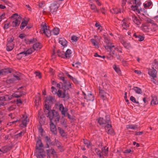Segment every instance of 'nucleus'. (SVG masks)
I'll list each match as a JSON object with an SVG mask.
<instances>
[{"mask_svg": "<svg viewBox=\"0 0 158 158\" xmlns=\"http://www.w3.org/2000/svg\"><path fill=\"white\" fill-rule=\"evenodd\" d=\"M78 38L76 36L73 35L71 37V40L75 42L77 41L78 40Z\"/></svg>", "mask_w": 158, "mask_h": 158, "instance_id": "bf43d9fd", "label": "nucleus"}, {"mask_svg": "<svg viewBox=\"0 0 158 158\" xmlns=\"http://www.w3.org/2000/svg\"><path fill=\"white\" fill-rule=\"evenodd\" d=\"M60 123L61 125L65 128H66L67 127V125L66 123V121L64 118H62L60 121Z\"/></svg>", "mask_w": 158, "mask_h": 158, "instance_id": "c03bdc74", "label": "nucleus"}, {"mask_svg": "<svg viewBox=\"0 0 158 158\" xmlns=\"http://www.w3.org/2000/svg\"><path fill=\"white\" fill-rule=\"evenodd\" d=\"M126 127L127 129L136 130L139 128V127L137 125L129 124L126 126Z\"/></svg>", "mask_w": 158, "mask_h": 158, "instance_id": "b1692460", "label": "nucleus"}, {"mask_svg": "<svg viewBox=\"0 0 158 158\" xmlns=\"http://www.w3.org/2000/svg\"><path fill=\"white\" fill-rule=\"evenodd\" d=\"M47 101H45V109L44 110V112L46 116L48 117V115L49 114V112L52 111V110H51L49 108V105L47 103Z\"/></svg>", "mask_w": 158, "mask_h": 158, "instance_id": "a211bd4d", "label": "nucleus"}, {"mask_svg": "<svg viewBox=\"0 0 158 158\" xmlns=\"http://www.w3.org/2000/svg\"><path fill=\"white\" fill-rule=\"evenodd\" d=\"M58 97L64 98V101H67L69 98V96L68 92H66L65 89H63V92L60 89H59L56 94Z\"/></svg>", "mask_w": 158, "mask_h": 158, "instance_id": "f257e3e1", "label": "nucleus"}, {"mask_svg": "<svg viewBox=\"0 0 158 158\" xmlns=\"http://www.w3.org/2000/svg\"><path fill=\"white\" fill-rule=\"evenodd\" d=\"M121 25L123 28L124 29H127L128 26V25L126 23L125 20L124 19L121 21Z\"/></svg>", "mask_w": 158, "mask_h": 158, "instance_id": "a19ab883", "label": "nucleus"}, {"mask_svg": "<svg viewBox=\"0 0 158 158\" xmlns=\"http://www.w3.org/2000/svg\"><path fill=\"white\" fill-rule=\"evenodd\" d=\"M25 132L24 131H21L19 133L15 135V138L18 139L22 137V135H23L25 134Z\"/></svg>", "mask_w": 158, "mask_h": 158, "instance_id": "a18cd8bd", "label": "nucleus"}, {"mask_svg": "<svg viewBox=\"0 0 158 158\" xmlns=\"http://www.w3.org/2000/svg\"><path fill=\"white\" fill-rule=\"evenodd\" d=\"M58 130L59 131L60 133L62 136L64 137L66 135V133L62 128L61 127H58Z\"/></svg>", "mask_w": 158, "mask_h": 158, "instance_id": "58836bf2", "label": "nucleus"}, {"mask_svg": "<svg viewBox=\"0 0 158 158\" xmlns=\"http://www.w3.org/2000/svg\"><path fill=\"white\" fill-rule=\"evenodd\" d=\"M94 99V96L91 94H89V101H93Z\"/></svg>", "mask_w": 158, "mask_h": 158, "instance_id": "69168bd1", "label": "nucleus"}, {"mask_svg": "<svg viewBox=\"0 0 158 158\" xmlns=\"http://www.w3.org/2000/svg\"><path fill=\"white\" fill-rule=\"evenodd\" d=\"M132 89L134 90L136 93L138 94H142V90L139 87H134Z\"/></svg>", "mask_w": 158, "mask_h": 158, "instance_id": "e433bc0d", "label": "nucleus"}, {"mask_svg": "<svg viewBox=\"0 0 158 158\" xmlns=\"http://www.w3.org/2000/svg\"><path fill=\"white\" fill-rule=\"evenodd\" d=\"M100 95L101 98L103 100H106V93L103 90H101L99 91Z\"/></svg>", "mask_w": 158, "mask_h": 158, "instance_id": "c85d7f7f", "label": "nucleus"}, {"mask_svg": "<svg viewBox=\"0 0 158 158\" xmlns=\"http://www.w3.org/2000/svg\"><path fill=\"white\" fill-rule=\"evenodd\" d=\"M121 43L127 49H129L131 48V45L129 43L125 41L123 39H121L120 40Z\"/></svg>", "mask_w": 158, "mask_h": 158, "instance_id": "412c9836", "label": "nucleus"}, {"mask_svg": "<svg viewBox=\"0 0 158 158\" xmlns=\"http://www.w3.org/2000/svg\"><path fill=\"white\" fill-rule=\"evenodd\" d=\"M95 152L100 158H103V153L100 152L98 149L97 148L95 149Z\"/></svg>", "mask_w": 158, "mask_h": 158, "instance_id": "09e8293b", "label": "nucleus"}, {"mask_svg": "<svg viewBox=\"0 0 158 158\" xmlns=\"http://www.w3.org/2000/svg\"><path fill=\"white\" fill-rule=\"evenodd\" d=\"M39 122L41 124H43L44 122V119L43 116H41L39 119Z\"/></svg>", "mask_w": 158, "mask_h": 158, "instance_id": "8fccbe9b", "label": "nucleus"}, {"mask_svg": "<svg viewBox=\"0 0 158 158\" xmlns=\"http://www.w3.org/2000/svg\"><path fill=\"white\" fill-rule=\"evenodd\" d=\"M42 31L43 33L48 37H50L51 35V31L47 28V26L46 23H43L41 25Z\"/></svg>", "mask_w": 158, "mask_h": 158, "instance_id": "20e7f679", "label": "nucleus"}, {"mask_svg": "<svg viewBox=\"0 0 158 158\" xmlns=\"http://www.w3.org/2000/svg\"><path fill=\"white\" fill-rule=\"evenodd\" d=\"M64 89L66 90V92H68V90L70 89H72L73 87V85L72 83H70L69 81H66L64 83Z\"/></svg>", "mask_w": 158, "mask_h": 158, "instance_id": "9b49d317", "label": "nucleus"}, {"mask_svg": "<svg viewBox=\"0 0 158 158\" xmlns=\"http://www.w3.org/2000/svg\"><path fill=\"white\" fill-rule=\"evenodd\" d=\"M93 37L94 38L91 39V42L95 48H98L99 47L98 44L100 41L101 37L95 35Z\"/></svg>", "mask_w": 158, "mask_h": 158, "instance_id": "39448f33", "label": "nucleus"}, {"mask_svg": "<svg viewBox=\"0 0 158 158\" xmlns=\"http://www.w3.org/2000/svg\"><path fill=\"white\" fill-rule=\"evenodd\" d=\"M152 3L150 2H148L147 3L144 4V7L146 8H148L151 5Z\"/></svg>", "mask_w": 158, "mask_h": 158, "instance_id": "4d7b16f0", "label": "nucleus"}, {"mask_svg": "<svg viewBox=\"0 0 158 158\" xmlns=\"http://www.w3.org/2000/svg\"><path fill=\"white\" fill-rule=\"evenodd\" d=\"M35 155L37 158H44L46 156L45 152L43 148L36 149Z\"/></svg>", "mask_w": 158, "mask_h": 158, "instance_id": "423d86ee", "label": "nucleus"}, {"mask_svg": "<svg viewBox=\"0 0 158 158\" xmlns=\"http://www.w3.org/2000/svg\"><path fill=\"white\" fill-rule=\"evenodd\" d=\"M152 67L157 69L158 67V62L156 60H154L152 63Z\"/></svg>", "mask_w": 158, "mask_h": 158, "instance_id": "49530a36", "label": "nucleus"}, {"mask_svg": "<svg viewBox=\"0 0 158 158\" xmlns=\"http://www.w3.org/2000/svg\"><path fill=\"white\" fill-rule=\"evenodd\" d=\"M19 17H20V16H19L17 14L15 13L13 14L11 16V18H13V19H15V18H18Z\"/></svg>", "mask_w": 158, "mask_h": 158, "instance_id": "0e129e2a", "label": "nucleus"}, {"mask_svg": "<svg viewBox=\"0 0 158 158\" xmlns=\"http://www.w3.org/2000/svg\"><path fill=\"white\" fill-rule=\"evenodd\" d=\"M141 29L142 31L145 32H150V26H148L144 24H143L141 27Z\"/></svg>", "mask_w": 158, "mask_h": 158, "instance_id": "aec40b11", "label": "nucleus"}, {"mask_svg": "<svg viewBox=\"0 0 158 158\" xmlns=\"http://www.w3.org/2000/svg\"><path fill=\"white\" fill-rule=\"evenodd\" d=\"M1 71L2 72V75H6V74L11 73V71L8 68L3 69L1 70Z\"/></svg>", "mask_w": 158, "mask_h": 158, "instance_id": "c9c22d12", "label": "nucleus"}, {"mask_svg": "<svg viewBox=\"0 0 158 158\" xmlns=\"http://www.w3.org/2000/svg\"><path fill=\"white\" fill-rule=\"evenodd\" d=\"M57 55L60 57H61L63 58H65L64 55V52L63 51H61L59 50H58L57 52Z\"/></svg>", "mask_w": 158, "mask_h": 158, "instance_id": "4c0bfd02", "label": "nucleus"}, {"mask_svg": "<svg viewBox=\"0 0 158 158\" xmlns=\"http://www.w3.org/2000/svg\"><path fill=\"white\" fill-rule=\"evenodd\" d=\"M111 12L113 14H118V13L123 12L121 10L118 9L117 8H113L110 10Z\"/></svg>", "mask_w": 158, "mask_h": 158, "instance_id": "c756f323", "label": "nucleus"}, {"mask_svg": "<svg viewBox=\"0 0 158 158\" xmlns=\"http://www.w3.org/2000/svg\"><path fill=\"white\" fill-rule=\"evenodd\" d=\"M14 46V43H7L6 44L7 50L8 51H11L13 49Z\"/></svg>", "mask_w": 158, "mask_h": 158, "instance_id": "a878e982", "label": "nucleus"}, {"mask_svg": "<svg viewBox=\"0 0 158 158\" xmlns=\"http://www.w3.org/2000/svg\"><path fill=\"white\" fill-rule=\"evenodd\" d=\"M25 94V93L24 92H17L13 94L11 96H12V98L14 97L18 98L20 97L22 95H24Z\"/></svg>", "mask_w": 158, "mask_h": 158, "instance_id": "6ab92c4d", "label": "nucleus"}, {"mask_svg": "<svg viewBox=\"0 0 158 158\" xmlns=\"http://www.w3.org/2000/svg\"><path fill=\"white\" fill-rule=\"evenodd\" d=\"M52 145H56L60 150V151L62 152L63 151V149L62 148V147L60 144V143L57 140L55 139V142H52L51 143Z\"/></svg>", "mask_w": 158, "mask_h": 158, "instance_id": "2eb2a0df", "label": "nucleus"}, {"mask_svg": "<svg viewBox=\"0 0 158 158\" xmlns=\"http://www.w3.org/2000/svg\"><path fill=\"white\" fill-rule=\"evenodd\" d=\"M63 86V84L61 82L56 84V87L59 89H61Z\"/></svg>", "mask_w": 158, "mask_h": 158, "instance_id": "052dcab7", "label": "nucleus"}, {"mask_svg": "<svg viewBox=\"0 0 158 158\" xmlns=\"http://www.w3.org/2000/svg\"><path fill=\"white\" fill-rule=\"evenodd\" d=\"M151 104L152 105H156L158 104V99L155 95L152 96V99Z\"/></svg>", "mask_w": 158, "mask_h": 158, "instance_id": "4be33fe9", "label": "nucleus"}, {"mask_svg": "<svg viewBox=\"0 0 158 158\" xmlns=\"http://www.w3.org/2000/svg\"><path fill=\"white\" fill-rule=\"evenodd\" d=\"M21 20V17H19L15 18V19H13L12 22V26L13 27H18L20 23Z\"/></svg>", "mask_w": 158, "mask_h": 158, "instance_id": "f8f14e48", "label": "nucleus"}, {"mask_svg": "<svg viewBox=\"0 0 158 158\" xmlns=\"http://www.w3.org/2000/svg\"><path fill=\"white\" fill-rule=\"evenodd\" d=\"M23 54L22 53H20L18 54L17 55V58L19 59L20 60L22 57H23V56L21 55V54Z\"/></svg>", "mask_w": 158, "mask_h": 158, "instance_id": "774afa93", "label": "nucleus"}, {"mask_svg": "<svg viewBox=\"0 0 158 158\" xmlns=\"http://www.w3.org/2000/svg\"><path fill=\"white\" fill-rule=\"evenodd\" d=\"M80 64L81 63L79 62H77L75 63L73 62L72 65L76 68H78V66L80 65Z\"/></svg>", "mask_w": 158, "mask_h": 158, "instance_id": "13d9d810", "label": "nucleus"}, {"mask_svg": "<svg viewBox=\"0 0 158 158\" xmlns=\"http://www.w3.org/2000/svg\"><path fill=\"white\" fill-rule=\"evenodd\" d=\"M90 8L91 10H93L94 12H98L95 6L93 4H91L90 5Z\"/></svg>", "mask_w": 158, "mask_h": 158, "instance_id": "37998d69", "label": "nucleus"}, {"mask_svg": "<svg viewBox=\"0 0 158 158\" xmlns=\"http://www.w3.org/2000/svg\"><path fill=\"white\" fill-rule=\"evenodd\" d=\"M60 3L59 1H56L51 4L50 8V11L53 14H55L58 8Z\"/></svg>", "mask_w": 158, "mask_h": 158, "instance_id": "7ed1b4c3", "label": "nucleus"}, {"mask_svg": "<svg viewBox=\"0 0 158 158\" xmlns=\"http://www.w3.org/2000/svg\"><path fill=\"white\" fill-rule=\"evenodd\" d=\"M25 52L26 54V56L28 55L31 54L33 52V49L32 48H30L26 51H25Z\"/></svg>", "mask_w": 158, "mask_h": 158, "instance_id": "3c124183", "label": "nucleus"}, {"mask_svg": "<svg viewBox=\"0 0 158 158\" xmlns=\"http://www.w3.org/2000/svg\"><path fill=\"white\" fill-rule=\"evenodd\" d=\"M59 43L63 46L65 47L67 46V42L64 38H60L59 39Z\"/></svg>", "mask_w": 158, "mask_h": 158, "instance_id": "5701e85b", "label": "nucleus"}, {"mask_svg": "<svg viewBox=\"0 0 158 158\" xmlns=\"http://www.w3.org/2000/svg\"><path fill=\"white\" fill-rule=\"evenodd\" d=\"M72 52L71 50L68 49L65 52H64L65 57V58H69L71 55Z\"/></svg>", "mask_w": 158, "mask_h": 158, "instance_id": "2f4dec72", "label": "nucleus"}, {"mask_svg": "<svg viewBox=\"0 0 158 158\" xmlns=\"http://www.w3.org/2000/svg\"><path fill=\"white\" fill-rule=\"evenodd\" d=\"M130 100L134 103L136 104L138 103V102L136 101L135 98L133 96H131L130 98Z\"/></svg>", "mask_w": 158, "mask_h": 158, "instance_id": "5fc2aeb1", "label": "nucleus"}, {"mask_svg": "<svg viewBox=\"0 0 158 158\" xmlns=\"http://www.w3.org/2000/svg\"><path fill=\"white\" fill-rule=\"evenodd\" d=\"M43 147V145L40 139H39L37 142L36 149H39L40 148H42Z\"/></svg>", "mask_w": 158, "mask_h": 158, "instance_id": "cd10ccee", "label": "nucleus"}, {"mask_svg": "<svg viewBox=\"0 0 158 158\" xmlns=\"http://www.w3.org/2000/svg\"><path fill=\"white\" fill-rule=\"evenodd\" d=\"M9 150V147L5 146L0 149V151L5 153L7 152Z\"/></svg>", "mask_w": 158, "mask_h": 158, "instance_id": "72a5a7b5", "label": "nucleus"}, {"mask_svg": "<svg viewBox=\"0 0 158 158\" xmlns=\"http://www.w3.org/2000/svg\"><path fill=\"white\" fill-rule=\"evenodd\" d=\"M54 100V98L50 96L49 97L48 99H47L46 101H47L48 100L49 102H52L53 100Z\"/></svg>", "mask_w": 158, "mask_h": 158, "instance_id": "e2e57ef3", "label": "nucleus"}, {"mask_svg": "<svg viewBox=\"0 0 158 158\" xmlns=\"http://www.w3.org/2000/svg\"><path fill=\"white\" fill-rule=\"evenodd\" d=\"M132 20L134 23L137 25H139L141 23L139 18L135 15H132Z\"/></svg>", "mask_w": 158, "mask_h": 158, "instance_id": "4468645a", "label": "nucleus"}, {"mask_svg": "<svg viewBox=\"0 0 158 158\" xmlns=\"http://www.w3.org/2000/svg\"><path fill=\"white\" fill-rule=\"evenodd\" d=\"M106 120H105L103 119V118H99L98 119V121L99 124L102 126H104L106 124L109 123L110 118L109 115L106 116Z\"/></svg>", "mask_w": 158, "mask_h": 158, "instance_id": "6e6552de", "label": "nucleus"}, {"mask_svg": "<svg viewBox=\"0 0 158 158\" xmlns=\"http://www.w3.org/2000/svg\"><path fill=\"white\" fill-rule=\"evenodd\" d=\"M59 110L61 112V113L64 116H65V114L67 113L68 109L66 108H64L63 104H60L58 106Z\"/></svg>", "mask_w": 158, "mask_h": 158, "instance_id": "9d476101", "label": "nucleus"}, {"mask_svg": "<svg viewBox=\"0 0 158 158\" xmlns=\"http://www.w3.org/2000/svg\"><path fill=\"white\" fill-rule=\"evenodd\" d=\"M150 26V31H155L157 28V26L156 24H151Z\"/></svg>", "mask_w": 158, "mask_h": 158, "instance_id": "f704fd0d", "label": "nucleus"}, {"mask_svg": "<svg viewBox=\"0 0 158 158\" xmlns=\"http://www.w3.org/2000/svg\"><path fill=\"white\" fill-rule=\"evenodd\" d=\"M53 117H56V120L59 122L60 119V116L59 113L54 110H53V111H51L49 112L48 115V117L49 119L51 122L52 121Z\"/></svg>", "mask_w": 158, "mask_h": 158, "instance_id": "f03ea898", "label": "nucleus"}, {"mask_svg": "<svg viewBox=\"0 0 158 158\" xmlns=\"http://www.w3.org/2000/svg\"><path fill=\"white\" fill-rule=\"evenodd\" d=\"M113 68L115 71L119 75L121 74V71L119 66L116 64H114L113 66Z\"/></svg>", "mask_w": 158, "mask_h": 158, "instance_id": "bb28decb", "label": "nucleus"}, {"mask_svg": "<svg viewBox=\"0 0 158 158\" xmlns=\"http://www.w3.org/2000/svg\"><path fill=\"white\" fill-rule=\"evenodd\" d=\"M29 40L30 44H33L36 41V39L34 38L31 39Z\"/></svg>", "mask_w": 158, "mask_h": 158, "instance_id": "680f3d73", "label": "nucleus"}, {"mask_svg": "<svg viewBox=\"0 0 158 158\" xmlns=\"http://www.w3.org/2000/svg\"><path fill=\"white\" fill-rule=\"evenodd\" d=\"M50 129L51 132L54 135L56 134V129L55 125L52 121H50Z\"/></svg>", "mask_w": 158, "mask_h": 158, "instance_id": "f3484780", "label": "nucleus"}, {"mask_svg": "<svg viewBox=\"0 0 158 158\" xmlns=\"http://www.w3.org/2000/svg\"><path fill=\"white\" fill-rule=\"evenodd\" d=\"M4 97L5 101H8L12 99V96L11 95H6L4 96Z\"/></svg>", "mask_w": 158, "mask_h": 158, "instance_id": "de8ad7c7", "label": "nucleus"}, {"mask_svg": "<svg viewBox=\"0 0 158 158\" xmlns=\"http://www.w3.org/2000/svg\"><path fill=\"white\" fill-rule=\"evenodd\" d=\"M42 46L39 43H36L33 46V48L35 50H38L41 48Z\"/></svg>", "mask_w": 158, "mask_h": 158, "instance_id": "393cba45", "label": "nucleus"}, {"mask_svg": "<svg viewBox=\"0 0 158 158\" xmlns=\"http://www.w3.org/2000/svg\"><path fill=\"white\" fill-rule=\"evenodd\" d=\"M102 151L103 153L105 154V156H106L108 152V148L106 147H105L104 148H102Z\"/></svg>", "mask_w": 158, "mask_h": 158, "instance_id": "603ef678", "label": "nucleus"}, {"mask_svg": "<svg viewBox=\"0 0 158 158\" xmlns=\"http://www.w3.org/2000/svg\"><path fill=\"white\" fill-rule=\"evenodd\" d=\"M15 81V79L13 78H11L7 79L6 80V82L8 83H13Z\"/></svg>", "mask_w": 158, "mask_h": 158, "instance_id": "6e6d98bb", "label": "nucleus"}, {"mask_svg": "<svg viewBox=\"0 0 158 158\" xmlns=\"http://www.w3.org/2000/svg\"><path fill=\"white\" fill-rule=\"evenodd\" d=\"M45 139L46 143V145L45 148H49V147L48 144L52 143H51V140L50 138L48 136H46L45 137Z\"/></svg>", "mask_w": 158, "mask_h": 158, "instance_id": "7c9ffc66", "label": "nucleus"}, {"mask_svg": "<svg viewBox=\"0 0 158 158\" xmlns=\"http://www.w3.org/2000/svg\"><path fill=\"white\" fill-rule=\"evenodd\" d=\"M27 23L28 22L27 21H26L25 20L23 21L21 23L20 28L21 30H23L24 27H25L27 25Z\"/></svg>", "mask_w": 158, "mask_h": 158, "instance_id": "ea45409f", "label": "nucleus"}, {"mask_svg": "<svg viewBox=\"0 0 158 158\" xmlns=\"http://www.w3.org/2000/svg\"><path fill=\"white\" fill-rule=\"evenodd\" d=\"M59 29L58 28H54L52 31V33L54 35H57L59 34Z\"/></svg>", "mask_w": 158, "mask_h": 158, "instance_id": "79ce46f5", "label": "nucleus"}, {"mask_svg": "<svg viewBox=\"0 0 158 158\" xmlns=\"http://www.w3.org/2000/svg\"><path fill=\"white\" fill-rule=\"evenodd\" d=\"M139 6L138 5H135V6H131V10H133V11L136 12V13H137L138 14H139L140 13V11L141 10H139L138 8V7Z\"/></svg>", "mask_w": 158, "mask_h": 158, "instance_id": "473e14b6", "label": "nucleus"}, {"mask_svg": "<svg viewBox=\"0 0 158 158\" xmlns=\"http://www.w3.org/2000/svg\"><path fill=\"white\" fill-rule=\"evenodd\" d=\"M22 119V124L23 126L26 127L27 126V123L29 121V119H28L27 116L25 115H23Z\"/></svg>", "mask_w": 158, "mask_h": 158, "instance_id": "dca6fc26", "label": "nucleus"}, {"mask_svg": "<svg viewBox=\"0 0 158 158\" xmlns=\"http://www.w3.org/2000/svg\"><path fill=\"white\" fill-rule=\"evenodd\" d=\"M109 123H107L106 126H105L106 131L108 134L111 135H113L114 132L113 129L111 125Z\"/></svg>", "mask_w": 158, "mask_h": 158, "instance_id": "ddd939ff", "label": "nucleus"}, {"mask_svg": "<svg viewBox=\"0 0 158 158\" xmlns=\"http://www.w3.org/2000/svg\"><path fill=\"white\" fill-rule=\"evenodd\" d=\"M107 48L109 49L111 53L112 54L114 53V52L115 50L118 51V52H122V49L120 47L117 46H114L112 44H111L110 46H107Z\"/></svg>", "mask_w": 158, "mask_h": 158, "instance_id": "0eeeda50", "label": "nucleus"}, {"mask_svg": "<svg viewBox=\"0 0 158 158\" xmlns=\"http://www.w3.org/2000/svg\"><path fill=\"white\" fill-rule=\"evenodd\" d=\"M135 2V5H137L139 6H140L141 5V3L140 1L137 0H134Z\"/></svg>", "mask_w": 158, "mask_h": 158, "instance_id": "338daca9", "label": "nucleus"}, {"mask_svg": "<svg viewBox=\"0 0 158 158\" xmlns=\"http://www.w3.org/2000/svg\"><path fill=\"white\" fill-rule=\"evenodd\" d=\"M51 89L52 90V92L53 94H56L57 92V90L55 87L54 86H52L51 87Z\"/></svg>", "mask_w": 158, "mask_h": 158, "instance_id": "864d4df0", "label": "nucleus"}, {"mask_svg": "<svg viewBox=\"0 0 158 158\" xmlns=\"http://www.w3.org/2000/svg\"><path fill=\"white\" fill-rule=\"evenodd\" d=\"M148 73L149 75L152 78H156V77L157 71L153 67L148 69Z\"/></svg>", "mask_w": 158, "mask_h": 158, "instance_id": "1a4fd4ad", "label": "nucleus"}]
</instances>
